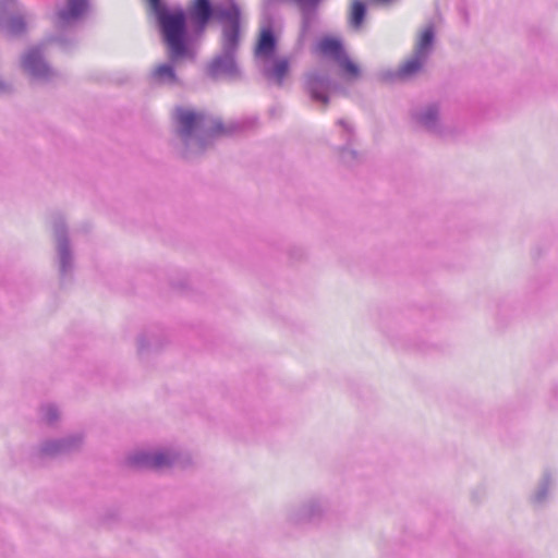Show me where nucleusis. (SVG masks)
I'll return each mask as SVG.
<instances>
[{
  "instance_id": "f257e3e1",
  "label": "nucleus",
  "mask_w": 558,
  "mask_h": 558,
  "mask_svg": "<svg viewBox=\"0 0 558 558\" xmlns=\"http://www.w3.org/2000/svg\"><path fill=\"white\" fill-rule=\"evenodd\" d=\"M171 58L185 53V13L182 9H163L156 13Z\"/></svg>"
},
{
  "instance_id": "f03ea898",
  "label": "nucleus",
  "mask_w": 558,
  "mask_h": 558,
  "mask_svg": "<svg viewBox=\"0 0 558 558\" xmlns=\"http://www.w3.org/2000/svg\"><path fill=\"white\" fill-rule=\"evenodd\" d=\"M434 40L432 26L425 27L418 35L413 54L398 70L400 78H408L416 74L424 65Z\"/></svg>"
},
{
  "instance_id": "7ed1b4c3",
  "label": "nucleus",
  "mask_w": 558,
  "mask_h": 558,
  "mask_svg": "<svg viewBox=\"0 0 558 558\" xmlns=\"http://www.w3.org/2000/svg\"><path fill=\"white\" fill-rule=\"evenodd\" d=\"M217 19L229 23L223 28L222 47L227 53L233 52L239 44L240 38V19L241 10L234 1H230L226 8H217Z\"/></svg>"
},
{
  "instance_id": "20e7f679",
  "label": "nucleus",
  "mask_w": 558,
  "mask_h": 558,
  "mask_svg": "<svg viewBox=\"0 0 558 558\" xmlns=\"http://www.w3.org/2000/svg\"><path fill=\"white\" fill-rule=\"evenodd\" d=\"M214 14L217 16V9H213L209 0H194L189 7L190 20L199 32L206 28Z\"/></svg>"
},
{
  "instance_id": "39448f33",
  "label": "nucleus",
  "mask_w": 558,
  "mask_h": 558,
  "mask_svg": "<svg viewBox=\"0 0 558 558\" xmlns=\"http://www.w3.org/2000/svg\"><path fill=\"white\" fill-rule=\"evenodd\" d=\"M174 118L182 137L190 136L204 120L202 114L181 107L175 109Z\"/></svg>"
},
{
  "instance_id": "423d86ee",
  "label": "nucleus",
  "mask_w": 558,
  "mask_h": 558,
  "mask_svg": "<svg viewBox=\"0 0 558 558\" xmlns=\"http://www.w3.org/2000/svg\"><path fill=\"white\" fill-rule=\"evenodd\" d=\"M276 46L277 39L271 26L262 27L255 46V56L268 59L275 52Z\"/></svg>"
},
{
  "instance_id": "0eeeda50",
  "label": "nucleus",
  "mask_w": 558,
  "mask_h": 558,
  "mask_svg": "<svg viewBox=\"0 0 558 558\" xmlns=\"http://www.w3.org/2000/svg\"><path fill=\"white\" fill-rule=\"evenodd\" d=\"M317 51L325 57L331 58L336 62L345 54L341 41L333 37L322 38L317 44Z\"/></svg>"
},
{
  "instance_id": "6e6552de",
  "label": "nucleus",
  "mask_w": 558,
  "mask_h": 558,
  "mask_svg": "<svg viewBox=\"0 0 558 558\" xmlns=\"http://www.w3.org/2000/svg\"><path fill=\"white\" fill-rule=\"evenodd\" d=\"M289 73V61L286 58L275 59L272 63L265 70L267 80L281 84Z\"/></svg>"
},
{
  "instance_id": "1a4fd4ad",
  "label": "nucleus",
  "mask_w": 558,
  "mask_h": 558,
  "mask_svg": "<svg viewBox=\"0 0 558 558\" xmlns=\"http://www.w3.org/2000/svg\"><path fill=\"white\" fill-rule=\"evenodd\" d=\"M366 16V4L363 0H352L348 10L349 24L359 29L364 23Z\"/></svg>"
},
{
  "instance_id": "9d476101",
  "label": "nucleus",
  "mask_w": 558,
  "mask_h": 558,
  "mask_svg": "<svg viewBox=\"0 0 558 558\" xmlns=\"http://www.w3.org/2000/svg\"><path fill=\"white\" fill-rule=\"evenodd\" d=\"M307 88L312 96V98L316 101H322L324 105H327L328 97L326 94L327 84L320 78L318 75H311L307 78Z\"/></svg>"
},
{
  "instance_id": "9b49d317",
  "label": "nucleus",
  "mask_w": 558,
  "mask_h": 558,
  "mask_svg": "<svg viewBox=\"0 0 558 558\" xmlns=\"http://www.w3.org/2000/svg\"><path fill=\"white\" fill-rule=\"evenodd\" d=\"M87 9L86 0H68V9L60 11L58 14L59 21L66 23L72 19L78 17Z\"/></svg>"
},
{
  "instance_id": "f8f14e48",
  "label": "nucleus",
  "mask_w": 558,
  "mask_h": 558,
  "mask_svg": "<svg viewBox=\"0 0 558 558\" xmlns=\"http://www.w3.org/2000/svg\"><path fill=\"white\" fill-rule=\"evenodd\" d=\"M134 464H143L151 469H160L170 464V458L165 453H156L154 456L143 454L132 459Z\"/></svg>"
},
{
  "instance_id": "ddd939ff",
  "label": "nucleus",
  "mask_w": 558,
  "mask_h": 558,
  "mask_svg": "<svg viewBox=\"0 0 558 558\" xmlns=\"http://www.w3.org/2000/svg\"><path fill=\"white\" fill-rule=\"evenodd\" d=\"M23 65L26 70L34 74H41L46 71V65L41 61L40 52L38 49H31L23 60Z\"/></svg>"
},
{
  "instance_id": "4468645a",
  "label": "nucleus",
  "mask_w": 558,
  "mask_h": 558,
  "mask_svg": "<svg viewBox=\"0 0 558 558\" xmlns=\"http://www.w3.org/2000/svg\"><path fill=\"white\" fill-rule=\"evenodd\" d=\"M340 70L341 75L349 81L356 80L361 76V69L360 66L351 60L347 53L337 61Z\"/></svg>"
},
{
  "instance_id": "2eb2a0df",
  "label": "nucleus",
  "mask_w": 558,
  "mask_h": 558,
  "mask_svg": "<svg viewBox=\"0 0 558 558\" xmlns=\"http://www.w3.org/2000/svg\"><path fill=\"white\" fill-rule=\"evenodd\" d=\"M154 77L156 81L163 83V82H174L175 81V74L171 65L169 64H161L158 65L154 70Z\"/></svg>"
},
{
  "instance_id": "dca6fc26",
  "label": "nucleus",
  "mask_w": 558,
  "mask_h": 558,
  "mask_svg": "<svg viewBox=\"0 0 558 558\" xmlns=\"http://www.w3.org/2000/svg\"><path fill=\"white\" fill-rule=\"evenodd\" d=\"M435 116L436 111L434 109H430L422 117V120L424 123H428L435 118Z\"/></svg>"
},
{
  "instance_id": "f3484780",
  "label": "nucleus",
  "mask_w": 558,
  "mask_h": 558,
  "mask_svg": "<svg viewBox=\"0 0 558 558\" xmlns=\"http://www.w3.org/2000/svg\"><path fill=\"white\" fill-rule=\"evenodd\" d=\"M148 2L150 3L151 8L155 10L156 13L165 9L160 0H148Z\"/></svg>"
},
{
  "instance_id": "a211bd4d",
  "label": "nucleus",
  "mask_w": 558,
  "mask_h": 558,
  "mask_svg": "<svg viewBox=\"0 0 558 558\" xmlns=\"http://www.w3.org/2000/svg\"><path fill=\"white\" fill-rule=\"evenodd\" d=\"M372 3L374 4H378V5H390L392 4L393 2H396L397 0H369Z\"/></svg>"
}]
</instances>
